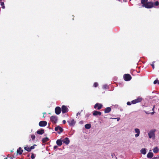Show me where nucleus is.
Segmentation results:
<instances>
[{"mask_svg":"<svg viewBox=\"0 0 159 159\" xmlns=\"http://www.w3.org/2000/svg\"><path fill=\"white\" fill-rule=\"evenodd\" d=\"M37 133L39 134H42L44 133V130L42 129L40 130H38L37 131Z\"/></svg>","mask_w":159,"mask_h":159,"instance_id":"18","label":"nucleus"},{"mask_svg":"<svg viewBox=\"0 0 159 159\" xmlns=\"http://www.w3.org/2000/svg\"><path fill=\"white\" fill-rule=\"evenodd\" d=\"M43 117H44V115L43 116Z\"/></svg>","mask_w":159,"mask_h":159,"instance_id":"47","label":"nucleus"},{"mask_svg":"<svg viewBox=\"0 0 159 159\" xmlns=\"http://www.w3.org/2000/svg\"><path fill=\"white\" fill-rule=\"evenodd\" d=\"M102 114V113L101 112L99 111H94L93 112V115L94 116H96L97 115H101Z\"/></svg>","mask_w":159,"mask_h":159,"instance_id":"14","label":"nucleus"},{"mask_svg":"<svg viewBox=\"0 0 159 159\" xmlns=\"http://www.w3.org/2000/svg\"><path fill=\"white\" fill-rule=\"evenodd\" d=\"M36 144H34V145H33V146H31L30 148V150L31 151V150H32V149H33L35 147H34V146H36Z\"/></svg>","mask_w":159,"mask_h":159,"instance_id":"29","label":"nucleus"},{"mask_svg":"<svg viewBox=\"0 0 159 159\" xmlns=\"http://www.w3.org/2000/svg\"><path fill=\"white\" fill-rule=\"evenodd\" d=\"M68 109L66 106L65 105L62 106L61 107V111L62 113H65L68 111Z\"/></svg>","mask_w":159,"mask_h":159,"instance_id":"6","label":"nucleus"},{"mask_svg":"<svg viewBox=\"0 0 159 159\" xmlns=\"http://www.w3.org/2000/svg\"><path fill=\"white\" fill-rule=\"evenodd\" d=\"M80 112H78V113H77L76 116H78V115H80Z\"/></svg>","mask_w":159,"mask_h":159,"instance_id":"39","label":"nucleus"},{"mask_svg":"<svg viewBox=\"0 0 159 159\" xmlns=\"http://www.w3.org/2000/svg\"><path fill=\"white\" fill-rule=\"evenodd\" d=\"M151 66H152V68L154 69V65L153 63L151 64Z\"/></svg>","mask_w":159,"mask_h":159,"instance_id":"34","label":"nucleus"},{"mask_svg":"<svg viewBox=\"0 0 159 159\" xmlns=\"http://www.w3.org/2000/svg\"><path fill=\"white\" fill-rule=\"evenodd\" d=\"M91 126L90 124H86L85 125V127L86 129H89L91 128Z\"/></svg>","mask_w":159,"mask_h":159,"instance_id":"23","label":"nucleus"},{"mask_svg":"<svg viewBox=\"0 0 159 159\" xmlns=\"http://www.w3.org/2000/svg\"><path fill=\"white\" fill-rule=\"evenodd\" d=\"M135 131L136 133H137L135 135V137H138L140 134V130L139 129L137 128H136L135 129Z\"/></svg>","mask_w":159,"mask_h":159,"instance_id":"15","label":"nucleus"},{"mask_svg":"<svg viewBox=\"0 0 159 159\" xmlns=\"http://www.w3.org/2000/svg\"><path fill=\"white\" fill-rule=\"evenodd\" d=\"M142 98L141 97H138L137 99L132 101L131 102L132 104H135L136 103L140 102L142 100Z\"/></svg>","mask_w":159,"mask_h":159,"instance_id":"4","label":"nucleus"},{"mask_svg":"<svg viewBox=\"0 0 159 159\" xmlns=\"http://www.w3.org/2000/svg\"><path fill=\"white\" fill-rule=\"evenodd\" d=\"M58 130L59 131L58 132V133L59 134L61 133L63 131V129L60 127L59 126H58L55 128V131H57Z\"/></svg>","mask_w":159,"mask_h":159,"instance_id":"9","label":"nucleus"},{"mask_svg":"<svg viewBox=\"0 0 159 159\" xmlns=\"http://www.w3.org/2000/svg\"><path fill=\"white\" fill-rule=\"evenodd\" d=\"M102 105L100 103H97L94 106V108L95 109L98 110H100L102 107Z\"/></svg>","mask_w":159,"mask_h":159,"instance_id":"5","label":"nucleus"},{"mask_svg":"<svg viewBox=\"0 0 159 159\" xmlns=\"http://www.w3.org/2000/svg\"><path fill=\"white\" fill-rule=\"evenodd\" d=\"M10 159H13V157H10Z\"/></svg>","mask_w":159,"mask_h":159,"instance_id":"42","label":"nucleus"},{"mask_svg":"<svg viewBox=\"0 0 159 159\" xmlns=\"http://www.w3.org/2000/svg\"><path fill=\"white\" fill-rule=\"evenodd\" d=\"M111 111V108L110 107H107L105 108L104 110V112L105 113H109Z\"/></svg>","mask_w":159,"mask_h":159,"instance_id":"16","label":"nucleus"},{"mask_svg":"<svg viewBox=\"0 0 159 159\" xmlns=\"http://www.w3.org/2000/svg\"><path fill=\"white\" fill-rule=\"evenodd\" d=\"M57 148V146H54V149H56Z\"/></svg>","mask_w":159,"mask_h":159,"instance_id":"37","label":"nucleus"},{"mask_svg":"<svg viewBox=\"0 0 159 159\" xmlns=\"http://www.w3.org/2000/svg\"><path fill=\"white\" fill-rule=\"evenodd\" d=\"M155 105H154L153 107V108H152V111H153V112H151V113H149V112H147V111H145V112L146 113V114H151L152 115H153V114L154 113V108H155Z\"/></svg>","mask_w":159,"mask_h":159,"instance_id":"22","label":"nucleus"},{"mask_svg":"<svg viewBox=\"0 0 159 159\" xmlns=\"http://www.w3.org/2000/svg\"><path fill=\"white\" fill-rule=\"evenodd\" d=\"M56 143L58 146H61L62 144V141L61 139H58L57 140Z\"/></svg>","mask_w":159,"mask_h":159,"instance_id":"17","label":"nucleus"},{"mask_svg":"<svg viewBox=\"0 0 159 159\" xmlns=\"http://www.w3.org/2000/svg\"><path fill=\"white\" fill-rule=\"evenodd\" d=\"M31 137L32 140H34L35 138V135L34 134L32 135L31 136Z\"/></svg>","mask_w":159,"mask_h":159,"instance_id":"28","label":"nucleus"},{"mask_svg":"<svg viewBox=\"0 0 159 159\" xmlns=\"http://www.w3.org/2000/svg\"><path fill=\"white\" fill-rule=\"evenodd\" d=\"M30 156V155H28V156H27V157H29Z\"/></svg>","mask_w":159,"mask_h":159,"instance_id":"44","label":"nucleus"},{"mask_svg":"<svg viewBox=\"0 0 159 159\" xmlns=\"http://www.w3.org/2000/svg\"><path fill=\"white\" fill-rule=\"evenodd\" d=\"M62 122L63 124H65L66 123V121L65 120H63L62 121Z\"/></svg>","mask_w":159,"mask_h":159,"instance_id":"35","label":"nucleus"},{"mask_svg":"<svg viewBox=\"0 0 159 159\" xmlns=\"http://www.w3.org/2000/svg\"><path fill=\"white\" fill-rule=\"evenodd\" d=\"M47 125V122L44 121H40L39 123V125L41 127H44L46 126Z\"/></svg>","mask_w":159,"mask_h":159,"instance_id":"11","label":"nucleus"},{"mask_svg":"<svg viewBox=\"0 0 159 159\" xmlns=\"http://www.w3.org/2000/svg\"><path fill=\"white\" fill-rule=\"evenodd\" d=\"M124 79L125 81H129L130 80L131 78L132 77L129 74H127L124 75L123 76Z\"/></svg>","mask_w":159,"mask_h":159,"instance_id":"3","label":"nucleus"},{"mask_svg":"<svg viewBox=\"0 0 159 159\" xmlns=\"http://www.w3.org/2000/svg\"><path fill=\"white\" fill-rule=\"evenodd\" d=\"M117 119V121H118L120 119V118L119 117H118V118H116Z\"/></svg>","mask_w":159,"mask_h":159,"instance_id":"40","label":"nucleus"},{"mask_svg":"<svg viewBox=\"0 0 159 159\" xmlns=\"http://www.w3.org/2000/svg\"><path fill=\"white\" fill-rule=\"evenodd\" d=\"M57 117L56 116H52L50 117V120L54 123L57 122Z\"/></svg>","mask_w":159,"mask_h":159,"instance_id":"8","label":"nucleus"},{"mask_svg":"<svg viewBox=\"0 0 159 159\" xmlns=\"http://www.w3.org/2000/svg\"><path fill=\"white\" fill-rule=\"evenodd\" d=\"M132 103L131 102H127V104L128 105H130Z\"/></svg>","mask_w":159,"mask_h":159,"instance_id":"33","label":"nucleus"},{"mask_svg":"<svg viewBox=\"0 0 159 159\" xmlns=\"http://www.w3.org/2000/svg\"><path fill=\"white\" fill-rule=\"evenodd\" d=\"M1 5L2 6V7L3 9L5 8V7L4 5V3L3 2H1Z\"/></svg>","mask_w":159,"mask_h":159,"instance_id":"27","label":"nucleus"},{"mask_svg":"<svg viewBox=\"0 0 159 159\" xmlns=\"http://www.w3.org/2000/svg\"><path fill=\"white\" fill-rule=\"evenodd\" d=\"M116 159H117V157H116Z\"/></svg>","mask_w":159,"mask_h":159,"instance_id":"49","label":"nucleus"},{"mask_svg":"<svg viewBox=\"0 0 159 159\" xmlns=\"http://www.w3.org/2000/svg\"><path fill=\"white\" fill-rule=\"evenodd\" d=\"M55 113L57 115L59 114L61 111V109L59 107H57L55 108Z\"/></svg>","mask_w":159,"mask_h":159,"instance_id":"7","label":"nucleus"},{"mask_svg":"<svg viewBox=\"0 0 159 159\" xmlns=\"http://www.w3.org/2000/svg\"><path fill=\"white\" fill-rule=\"evenodd\" d=\"M141 3L143 6L147 8H151L154 7V3L152 2H148V0H141Z\"/></svg>","mask_w":159,"mask_h":159,"instance_id":"1","label":"nucleus"},{"mask_svg":"<svg viewBox=\"0 0 159 159\" xmlns=\"http://www.w3.org/2000/svg\"><path fill=\"white\" fill-rule=\"evenodd\" d=\"M98 85V84L97 82H95L93 84V86L95 87H97Z\"/></svg>","mask_w":159,"mask_h":159,"instance_id":"30","label":"nucleus"},{"mask_svg":"<svg viewBox=\"0 0 159 159\" xmlns=\"http://www.w3.org/2000/svg\"><path fill=\"white\" fill-rule=\"evenodd\" d=\"M159 151V149L157 147H155L153 149V152L155 153H157Z\"/></svg>","mask_w":159,"mask_h":159,"instance_id":"20","label":"nucleus"},{"mask_svg":"<svg viewBox=\"0 0 159 159\" xmlns=\"http://www.w3.org/2000/svg\"><path fill=\"white\" fill-rule=\"evenodd\" d=\"M11 152H12V151H11Z\"/></svg>","mask_w":159,"mask_h":159,"instance_id":"48","label":"nucleus"},{"mask_svg":"<svg viewBox=\"0 0 159 159\" xmlns=\"http://www.w3.org/2000/svg\"><path fill=\"white\" fill-rule=\"evenodd\" d=\"M156 130L155 129H153L151 130L148 133V135L149 138L150 139L152 138L153 139H154L155 137V132L156 131Z\"/></svg>","mask_w":159,"mask_h":159,"instance_id":"2","label":"nucleus"},{"mask_svg":"<svg viewBox=\"0 0 159 159\" xmlns=\"http://www.w3.org/2000/svg\"><path fill=\"white\" fill-rule=\"evenodd\" d=\"M23 151V150L21 148V147H19L17 150V155H21Z\"/></svg>","mask_w":159,"mask_h":159,"instance_id":"13","label":"nucleus"},{"mask_svg":"<svg viewBox=\"0 0 159 159\" xmlns=\"http://www.w3.org/2000/svg\"><path fill=\"white\" fill-rule=\"evenodd\" d=\"M159 5V2L157 1H156L155 3H154V6H158Z\"/></svg>","mask_w":159,"mask_h":159,"instance_id":"26","label":"nucleus"},{"mask_svg":"<svg viewBox=\"0 0 159 159\" xmlns=\"http://www.w3.org/2000/svg\"><path fill=\"white\" fill-rule=\"evenodd\" d=\"M43 113V114H46V113H45V112H44V113Z\"/></svg>","mask_w":159,"mask_h":159,"instance_id":"45","label":"nucleus"},{"mask_svg":"<svg viewBox=\"0 0 159 159\" xmlns=\"http://www.w3.org/2000/svg\"><path fill=\"white\" fill-rule=\"evenodd\" d=\"M49 139L48 138L46 137L43 139L42 141L43 143H45V142L48 141Z\"/></svg>","mask_w":159,"mask_h":159,"instance_id":"21","label":"nucleus"},{"mask_svg":"<svg viewBox=\"0 0 159 159\" xmlns=\"http://www.w3.org/2000/svg\"><path fill=\"white\" fill-rule=\"evenodd\" d=\"M111 156L112 157H114V156H115V154H114V153H112V154H111Z\"/></svg>","mask_w":159,"mask_h":159,"instance_id":"36","label":"nucleus"},{"mask_svg":"<svg viewBox=\"0 0 159 159\" xmlns=\"http://www.w3.org/2000/svg\"><path fill=\"white\" fill-rule=\"evenodd\" d=\"M35 156L33 153H31V158L32 159H34L35 158Z\"/></svg>","mask_w":159,"mask_h":159,"instance_id":"31","label":"nucleus"},{"mask_svg":"<svg viewBox=\"0 0 159 159\" xmlns=\"http://www.w3.org/2000/svg\"><path fill=\"white\" fill-rule=\"evenodd\" d=\"M158 80L157 79L155 80H154L153 82L154 84H157V83Z\"/></svg>","mask_w":159,"mask_h":159,"instance_id":"32","label":"nucleus"},{"mask_svg":"<svg viewBox=\"0 0 159 159\" xmlns=\"http://www.w3.org/2000/svg\"><path fill=\"white\" fill-rule=\"evenodd\" d=\"M158 158V157H154L152 159H156Z\"/></svg>","mask_w":159,"mask_h":159,"instance_id":"38","label":"nucleus"},{"mask_svg":"<svg viewBox=\"0 0 159 159\" xmlns=\"http://www.w3.org/2000/svg\"><path fill=\"white\" fill-rule=\"evenodd\" d=\"M153 156V154L152 152H149L147 155V157L148 158H152Z\"/></svg>","mask_w":159,"mask_h":159,"instance_id":"19","label":"nucleus"},{"mask_svg":"<svg viewBox=\"0 0 159 159\" xmlns=\"http://www.w3.org/2000/svg\"><path fill=\"white\" fill-rule=\"evenodd\" d=\"M67 122L68 123L69 125L70 126H74L76 122L73 119L71 121L68 120Z\"/></svg>","mask_w":159,"mask_h":159,"instance_id":"10","label":"nucleus"},{"mask_svg":"<svg viewBox=\"0 0 159 159\" xmlns=\"http://www.w3.org/2000/svg\"><path fill=\"white\" fill-rule=\"evenodd\" d=\"M141 152L143 154H145L146 153V149L145 148H142L141 150Z\"/></svg>","mask_w":159,"mask_h":159,"instance_id":"24","label":"nucleus"},{"mask_svg":"<svg viewBox=\"0 0 159 159\" xmlns=\"http://www.w3.org/2000/svg\"><path fill=\"white\" fill-rule=\"evenodd\" d=\"M106 87H107L106 85H104V86H103V87L104 88H106Z\"/></svg>","mask_w":159,"mask_h":159,"instance_id":"41","label":"nucleus"},{"mask_svg":"<svg viewBox=\"0 0 159 159\" xmlns=\"http://www.w3.org/2000/svg\"><path fill=\"white\" fill-rule=\"evenodd\" d=\"M24 149L28 152H30L31 151L30 148L28 146H26L25 147Z\"/></svg>","mask_w":159,"mask_h":159,"instance_id":"25","label":"nucleus"},{"mask_svg":"<svg viewBox=\"0 0 159 159\" xmlns=\"http://www.w3.org/2000/svg\"><path fill=\"white\" fill-rule=\"evenodd\" d=\"M157 83L159 84V81L158 80V82H157Z\"/></svg>","mask_w":159,"mask_h":159,"instance_id":"43","label":"nucleus"},{"mask_svg":"<svg viewBox=\"0 0 159 159\" xmlns=\"http://www.w3.org/2000/svg\"><path fill=\"white\" fill-rule=\"evenodd\" d=\"M7 159V157H6V158H5L4 159Z\"/></svg>","mask_w":159,"mask_h":159,"instance_id":"46","label":"nucleus"},{"mask_svg":"<svg viewBox=\"0 0 159 159\" xmlns=\"http://www.w3.org/2000/svg\"><path fill=\"white\" fill-rule=\"evenodd\" d=\"M62 142L66 145H68L69 144L70 141L69 138L66 137L62 140Z\"/></svg>","mask_w":159,"mask_h":159,"instance_id":"12","label":"nucleus"}]
</instances>
